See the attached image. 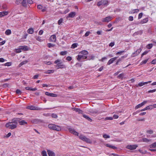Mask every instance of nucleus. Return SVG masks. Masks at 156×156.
Wrapping results in <instances>:
<instances>
[{
	"label": "nucleus",
	"instance_id": "22",
	"mask_svg": "<svg viewBox=\"0 0 156 156\" xmlns=\"http://www.w3.org/2000/svg\"><path fill=\"white\" fill-rule=\"evenodd\" d=\"M139 11V10L138 9H136L133 10L129 11V13L130 14H134L137 13Z\"/></svg>",
	"mask_w": 156,
	"mask_h": 156
},
{
	"label": "nucleus",
	"instance_id": "31",
	"mask_svg": "<svg viewBox=\"0 0 156 156\" xmlns=\"http://www.w3.org/2000/svg\"><path fill=\"white\" fill-rule=\"evenodd\" d=\"M79 53L82 55H87L88 54V52L87 51L84 50L81 51Z\"/></svg>",
	"mask_w": 156,
	"mask_h": 156
},
{
	"label": "nucleus",
	"instance_id": "26",
	"mask_svg": "<svg viewBox=\"0 0 156 156\" xmlns=\"http://www.w3.org/2000/svg\"><path fill=\"white\" fill-rule=\"evenodd\" d=\"M26 2L27 0H23L22 1H21V4L23 6L25 7H26L27 6Z\"/></svg>",
	"mask_w": 156,
	"mask_h": 156
},
{
	"label": "nucleus",
	"instance_id": "37",
	"mask_svg": "<svg viewBox=\"0 0 156 156\" xmlns=\"http://www.w3.org/2000/svg\"><path fill=\"white\" fill-rule=\"evenodd\" d=\"M143 33V31L142 30H139L136 32L134 33V34L135 35H141Z\"/></svg>",
	"mask_w": 156,
	"mask_h": 156
},
{
	"label": "nucleus",
	"instance_id": "45",
	"mask_svg": "<svg viewBox=\"0 0 156 156\" xmlns=\"http://www.w3.org/2000/svg\"><path fill=\"white\" fill-rule=\"evenodd\" d=\"M77 45L78 44L77 43L73 44L72 45L71 48H74L77 47Z\"/></svg>",
	"mask_w": 156,
	"mask_h": 156
},
{
	"label": "nucleus",
	"instance_id": "25",
	"mask_svg": "<svg viewBox=\"0 0 156 156\" xmlns=\"http://www.w3.org/2000/svg\"><path fill=\"white\" fill-rule=\"evenodd\" d=\"M57 66L58 67L57 69H63L64 68H65L66 66L64 64H60Z\"/></svg>",
	"mask_w": 156,
	"mask_h": 156
},
{
	"label": "nucleus",
	"instance_id": "5",
	"mask_svg": "<svg viewBox=\"0 0 156 156\" xmlns=\"http://www.w3.org/2000/svg\"><path fill=\"white\" fill-rule=\"evenodd\" d=\"M27 108L31 110H39L42 109V108H41L35 107L33 105L28 106L27 107Z\"/></svg>",
	"mask_w": 156,
	"mask_h": 156
},
{
	"label": "nucleus",
	"instance_id": "36",
	"mask_svg": "<svg viewBox=\"0 0 156 156\" xmlns=\"http://www.w3.org/2000/svg\"><path fill=\"white\" fill-rule=\"evenodd\" d=\"M28 62L27 61V60H25L23 61L19 65V66L20 67H21V66H22L23 65L25 64L26 63H27Z\"/></svg>",
	"mask_w": 156,
	"mask_h": 156
},
{
	"label": "nucleus",
	"instance_id": "2",
	"mask_svg": "<svg viewBox=\"0 0 156 156\" xmlns=\"http://www.w3.org/2000/svg\"><path fill=\"white\" fill-rule=\"evenodd\" d=\"M5 126L6 128H9L10 129H13L16 127L17 125L13 124L12 122H9L6 124Z\"/></svg>",
	"mask_w": 156,
	"mask_h": 156
},
{
	"label": "nucleus",
	"instance_id": "24",
	"mask_svg": "<svg viewBox=\"0 0 156 156\" xmlns=\"http://www.w3.org/2000/svg\"><path fill=\"white\" fill-rule=\"evenodd\" d=\"M147 84V82H140L137 85H136V86L137 87H138V86L141 87Z\"/></svg>",
	"mask_w": 156,
	"mask_h": 156
},
{
	"label": "nucleus",
	"instance_id": "1",
	"mask_svg": "<svg viewBox=\"0 0 156 156\" xmlns=\"http://www.w3.org/2000/svg\"><path fill=\"white\" fill-rule=\"evenodd\" d=\"M48 128L50 129H52L57 131H60L61 130L60 126L58 125H56L55 124H50L48 126Z\"/></svg>",
	"mask_w": 156,
	"mask_h": 156
},
{
	"label": "nucleus",
	"instance_id": "60",
	"mask_svg": "<svg viewBox=\"0 0 156 156\" xmlns=\"http://www.w3.org/2000/svg\"><path fill=\"white\" fill-rule=\"evenodd\" d=\"M133 20V18L132 16H130L129 17V20L130 21H132Z\"/></svg>",
	"mask_w": 156,
	"mask_h": 156
},
{
	"label": "nucleus",
	"instance_id": "27",
	"mask_svg": "<svg viewBox=\"0 0 156 156\" xmlns=\"http://www.w3.org/2000/svg\"><path fill=\"white\" fill-rule=\"evenodd\" d=\"M148 21V19L147 18L142 20L140 22V24H143L147 23Z\"/></svg>",
	"mask_w": 156,
	"mask_h": 156
},
{
	"label": "nucleus",
	"instance_id": "54",
	"mask_svg": "<svg viewBox=\"0 0 156 156\" xmlns=\"http://www.w3.org/2000/svg\"><path fill=\"white\" fill-rule=\"evenodd\" d=\"M63 19L62 18L60 19L58 21V25H60L61 23L62 22Z\"/></svg>",
	"mask_w": 156,
	"mask_h": 156
},
{
	"label": "nucleus",
	"instance_id": "55",
	"mask_svg": "<svg viewBox=\"0 0 156 156\" xmlns=\"http://www.w3.org/2000/svg\"><path fill=\"white\" fill-rule=\"evenodd\" d=\"M113 118L112 117H106V118H105V120H112L113 119Z\"/></svg>",
	"mask_w": 156,
	"mask_h": 156
},
{
	"label": "nucleus",
	"instance_id": "49",
	"mask_svg": "<svg viewBox=\"0 0 156 156\" xmlns=\"http://www.w3.org/2000/svg\"><path fill=\"white\" fill-rule=\"evenodd\" d=\"M103 137L105 138H108L110 137V136L109 135L105 134L103 135Z\"/></svg>",
	"mask_w": 156,
	"mask_h": 156
},
{
	"label": "nucleus",
	"instance_id": "7",
	"mask_svg": "<svg viewBox=\"0 0 156 156\" xmlns=\"http://www.w3.org/2000/svg\"><path fill=\"white\" fill-rule=\"evenodd\" d=\"M69 130L70 133H73L75 135L78 136V133L76 131L73 129L69 128Z\"/></svg>",
	"mask_w": 156,
	"mask_h": 156
},
{
	"label": "nucleus",
	"instance_id": "41",
	"mask_svg": "<svg viewBox=\"0 0 156 156\" xmlns=\"http://www.w3.org/2000/svg\"><path fill=\"white\" fill-rule=\"evenodd\" d=\"M146 107L147 110H151L153 108L152 105H150L147 106Z\"/></svg>",
	"mask_w": 156,
	"mask_h": 156
},
{
	"label": "nucleus",
	"instance_id": "34",
	"mask_svg": "<svg viewBox=\"0 0 156 156\" xmlns=\"http://www.w3.org/2000/svg\"><path fill=\"white\" fill-rule=\"evenodd\" d=\"M19 124L21 125H24L25 124H26L27 123V122H26L25 120H23L20 121H19Z\"/></svg>",
	"mask_w": 156,
	"mask_h": 156
},
{
	"label": "nucleus",
	"instance_id": "59",
	"mask_svg": "<svg viewBox=\"0 0 156 156\" xmlns=\"http://www.w3.org/2000/svg\"><path fill=\"white\" fill-rule=\"evenodd\" d=\"M42 6L40 5H37V8L39 9H41L42 8Z\"/></svg>",
	"mask_w": 156,
	"mask_h": 156
},
{
	"label": "nucleus",
	"instance_id": "39",
	"mask_svg": "<svg viewBox=\"0 0 156 156\" xmlns=\"http://www.w3.org/2000/svg\"><path fill=\"white\" fill-rule=\"evenodd\" d=\"M11 33V30L8 29L5 32V34L6 35H9Z\"/></svg>",
	"mask_w": 156,
	"mask_h": 156
},
{
	"label": "nucleus",
	"instance_id": "61",
	"mask_svg": "<svg viewBox=\"0 0 156 156\" xmlns=\"http://www.w3.org/2000/svg\"><path fill=\"white\" fill-rule=\"evenodd\" d=\"M156 91V89H154V90H150L148 91V93H153V92H155Z\"/></svg>",
	"mask_w": 156,
	"mask_h": 156
},
{
	"label": "nucleus",
	"instance_id": "8",
	"mask_svg": "<svg viewBox=\"0 0 156 156\" xmlns=\"http://www.w3.org/2000/svg\"><path fill=\"white\" fill-rule=\"evenodd\" d=\"M87 58V56H83L81 55H79L77 56L76 58L77 59L78 61H80L81 58L83 59H85Z\"/></svg>",
	"mask_w": 156,
	"mask_h": 156
},
{
	"label": "nucleus",
	"instance_id": "58",
	"mask_svg": "<svg viewBox=\"0 0 156 156\" xmlns=\"http://www.w3.org/2000/svg\"><path fill=\"white\" fill-rule=\"evenodd\" d=\"M142 16H143V13H139L138 15V19H140Z\"/></svg>",
	"mask_w": 156,
	"mask_h": 156
},
{
	"label": "nucleus",
	"instance_id": "9",
	"mask_svg": "<svg viewBox=\"0 0 156 156\" xmlns=\"http://www.w3.org/2000/svg\"><path fill=\"white\" fill-rule=\"evenodd\" d=\"M141 51V48H140L138 49L135 52H134L132 54V56L133 57L137 55L140 53Z\"/></svg>",
	"mask_w": 156,
	"mask_h": 156
},
{
	"label": "nucleus",
	"instance_id": "30",
	"mask_svg": "<svg viewBox=\"0 0 156 156\" xmlns=\"http://www.w3.org/2000/svg\"><path fill=\"white\" fill-rule=\"evenodd\" d=\"M105 145L107 147H109L113 149H116L117 148V147H116L110 145L108 144H105Z\"/></svg>",
	"mask_w": 156,
	"mask_h": 156
},
{
	"label": "nucleus",
	"instance_id": "57",
	"mask_svg": "<svg viewBox=\"0 0 156 156\" xmlns=\"http://www.w3.org/2000/svg\"><path fill=\"white\" fill-rule=\"evenodd\" d=\"M90 31L87 32L85 34L84 36L85 37H87L89 36V35L90 34Z\"/></svg>",
	"mask_w": 156,
	"mask_h": 156
},
{
	"label": "nucleus",
	"instance_id": "50",
	"mask_svg": "<svg viewBox=\"0 0 156 156\" xmlns=\"http://www.w3.org/2000/svg\"><path fill=\"white\" fill-rule=\"evenodd\" d=\"M147 133L150 134H152L153 131L152 130H148L147 131Z\"/></svg>",
	"mask_w": 156,
	"mask_h": 156
},
{
	"label": "nucleus",
	"instance_id": "17",
	"mask_svg": "<svg viewBox=\"0 0 156 156\" xmlns=\"http://www.w3.org/2000/svg\"><path fill=\"white\" fill-rule=\"evenodd\" d=\"M72 109L73 111H75L76 112H77L79 114H82L83 111L79 108H73Z\"/></svg>",
	"mask_w": 156,
	"mask_h": 156
},
{
	"label": "nucleus",
	"instance_id": "47",
	"mask_svg": "<svg viewBox=\"0 0 156 156\" xmlns=\"http://www.w3.org/2000/svg\"><path fill=\"white\" fill-rule=\"evenodd\" d=\"M124 73H121V74H120L118 76V77L119 78H121V79H122V78L123 77V76H124Z\"/></svg>",
	"mask_w": 156,
	"mask_h": 156
},
{
	"label": "nucleus",
	"instance_id": "29",
	"mask_svg": "<svg viewBox=\"0 0 156 156\" xmlns=\"http://www.w3.org/2000/svg\"><path fill=\"white\" fill-rule=\"evenodd\" d=\"M54 71H54V70H49L45 71L44 72V73H47V74L52 73H54Z\"/></svg>",
	"mask_w": 156,
	"mask_h": 156
},
{
	"label": "nucleus",
	"instance_id": "6",
	"mask_svg": "<svg viewBox=\"0 0 156 156\" xmlns=\"http://www.w3.org/2000/svg\"><path fill=\"white\" fill-rule=\"evenodd\" d=\"M112 19V17L110 16L107 17L102 20L103 22H108L111 21Z\"/></svg>",
	"mask_w": 156,
	"mask_h": 156
},
{
	"label": "nucleus",
	"instance_id": "12",
	"mask_svg": "<svg viewBox=\"0 0 156 156\" xmlns=\"http://www.w3.org/2000/svg\"><path fill=\"white\" fill-rule=\"evenodd\" d=\"M76 15V12H72L69 14L67 18H73Z\"/></svg>",
	"mask_w": 156,
	"mask_h": 156
},
{
	"label": "nucleus",
	"instance_id": "35",
	"mask_svg": "<svg viewBox=\"0 0 156 156\" xmlns=\"http://www.w3.org/2000/svg\"><path fill=\"white\" fill-rule=\"evenodd\" d=\"M84 141L86 142L87 143H88L89 144H91L92 141H91L90 139L89 138H88L87 137H86Z\"/></svg>",
	"mask_w": 156,
	"mask_h": 156
},
{
	"label": "nucleus",
	"instance_id": "53",
	"mask_svg": "<svg viewBox=\"0 0 156 156\" xmlns=\"http://www.w3.org/2000/svg\"><path fill=\"white\" fill-rule=\"evenodd\" d=\"M22 0H16V3L17 5H19L20 3H21Z\"/></svg>",
	"mask_w": 156,
	"mask_h": 156
},
{
	"label": "nucleus",
	"instance_id": "56",
	"mask_svg": "<svg viewBox=\"0 0 156 156\" xmlns=\"http://www.w3.org/2000/svg\"><path fill=\"white\" fill-rule=\"evenodd\" d=\"M16 92L18 94H21V91L18 89L16 90Z\"/></svg>",
	"mask_w": 156,
	"mask_h": 156
},
{
	"label": "nucleus",
	"instance_id": "16",
	"mask_svg": "<svg viewBox=\"0 0 156 156\" xmlns=\"http://www.w3.org/2000/svg\"><path fill=\"white\" fill-rule=\"evenodd\" d=\"M45 94L47 96L52 97H56L57 96V95L56 94L53 93H50L48 92H46L45 93Z\"/></svg>",
	"mask_w": 156,
	"mask_h": 156
},
{
	"label": "nucleus",
	"instance_id": "10",
	"mask_svg": "<svg viewBox=\"0 0 156 156\" xmlns=\"http://www.w3.org/2000/svg\"><path fill=\"white\" fill-rule=\"evenodd\" d=\"M147 102V101H144L143 102L139 104V105H137L135 107V108L136 109H138L140 107L142 106L143 105H145V104H146Z\"/></svg>",
	"mask_w": 156,
	"mask_h": 156
},
{
	"label": "nucleus",
	"instance_id": "18",
	"mask_svg": "<svg viewBox=\"0 0 156 156\" xmlns=\"http://www.w3.org/2000/svg\"><path fill=\"white\" fill-rule=\"evenodd\" d=\"M21 50L24 51H28L29 50V48L26 46H20Z\"/></svg>",
	"mask_w": 156,
	"mask_h": 156
},
{
	"label": "nucleus",
	"instance_id": "23",
	"mask_svg": "<svg viewBox=\"0 0 156 156\" xmlns=\"http://www.w3.org/2000/svg\"><path fill=\"white\" fill-rule=\"evenodd\" d=\"M151 139H149L145 138H143L142 139V141L144 142L148 143L151 142Z\"/></svg>",
	"mask_w": 156,
	"mask_h": 156
},
{
	"label": "nucleus",
	"instance_id": "46",
	"mask_svg": "<svg viewBox=\"0 0 156 156\" xmlns=\"http://www.w3.org/2000/svg\"><path fill=\"white\" fill-rule=\"evenodd\" d=\"M51 116L52 118L55 119L57 118L58 117L57 115L56 114H55L54 113H52L51 114Z\"/></svg>",
	"mask_w": 156,
	"mask_h": 156
},
{
	"label": "nucleus",
	"instance_id": "62",
	"mask_svg": "<svg viewBox=\"0 0 156 156\" xmlns=\"http://www.w3.org/2000/svg\"><path fill=\"white\" fill-rule=\"evenodd\" d=\"M11 65V63L10 62H7L5 64V66H10Z\"/></svg>",
	"mask_w": 156,
	"mask_h": 156
},
{
	"label": "nucleus",
	"instance_id": "19",
	"mask_svg": "<svg viewBox=\"0 0 156 156\" xmlns=\"http://www.w3.org/2000/svg\"><path fill=\"white\" fill-rule=\"evenodd\" d=\"M62 60L59 59H58L54 62V63L57 65L60 64H62Z\"/></svg>",
	"mask_w": 156,
	"mask_h": 156
},
{
	"label": "nucleus",
	"instance_id": "64",
	"mask_svg": "<svg viewBox=\"0 0 156 156\" xmlns=\"http://www.w3.org/2000/svg\"><path fill=\"white\" fill-rule=\"evenodd\" d=\"M66 59L67 60L70 61L72 60V58L70 56H68L66 58Z\"/></svg>",
	"mask_w": 156,
	"mask_h": 156
},
{
	"label": "nucleus",
	"instance_id": "44",
	"mask_svg": "<svg viewBox=\"0 0 156 156\" xmlns=\"http://www.w3.org/2000/svg\"><path fill=\"white\" fill-rule=\"evenodd\" d=\"M148 58L142 61L140 63L141 65L146 64L148 60Z\"/></svg>",
	"mask_w": 156,
	"mask_h": 156
},
{
	"label": "nucleus",
	"instance_id": "42",
	"mask_svg": "<svg viewBox=\"0 0 156 156\" xmlns=\"http://www.w3.org/2000/svg\"><path fill=\"white\" fill-rule=\"evenodd\" d=\"M41 154L42 156H48L45 150L42 151L41 152Z\"/></svg>",
	"mask_w": 156,
	"mask_h": 156
},
{
	"label": "nucleus",
	"instance_id": "33",
	"mask_svg": "<svg viewBox=\"0 0 156 156\" xmlns=\"http://www.w3.org/2000/svg\"><path fill=\"white\" fill-rule=\"evenodd\" d=\"M18 119L17 118L14 119L12 120V122L13 124H16V125H17V121H18Z\"/></svg>",
	"mask_w": 156,
	"mask_h": 156
},
{
	"label": "nucleus",
	"instance_id": "51",
	"mask_svg": "<svg viewBox=\"0 0 156 156\" xmlns=\"http://www.w3.org/2000/svg\"><path fill=\"white\" fill-rule=\"evenodd\" d=\"M36 39L38 41L41 42L42 41V40L41 39V37H36Z\"/></svg>",
	"mask_w": 156,
	"mask_h": 156
},
{
	"label": "nucleus",
	"instance_id": "15",
	"mask_svg": "<svg viewBox=\"0 0 156 156\" xmlns=\"http://www.w3.org/2000/svg\"><path fill=\"white\" fill-rule=\"evenodd\" d=\"M117 58V57H115L111 59L110 60H109L107 63V64L108 65H109L110 64L112 63L114 61H115L116 58Z\"/></svg>",
	"mask_w": 156,
	"mask_h": 156
},
{
	"label": "nucleus",
	"instance_id": "63",
	"mask_svg": "<svg viewBox=\"0 0 156 156\" xmlns=\"http://www.w3.org/2000/svg\"><path fill=\"white\" fill-rule=\"evenodd\" d=\"M151 63L153 64H156V59L153 60L151 62Z\"/></svg>",
	"mask_w": 156,
	"mask_h": 156
},
{
	"label": "nucleus",
	"instance_id": "20",
	"mask_svg": "<svg viewBox=\"0 0 156 156\" xmlns=\"http://www.w3.org/2000/svg\"><path fill=\"white\" fill-rule=\"evenodd\" d=\"M25 89L27 90H32V91H35L36 90H37V88H32L31 87H26L25 88Z\"/></svg>",
	"mask_w": 156,
	"mask_h": 156
},
{
	"label": "nucleus",
	"instance_id": "52",
	"mask_svg": "<svg viewBox=\"0 0 156 156\" xmlns=\"http://www.w3.org/2000/svg\"><path fill=\"white\" fill-rule=\"evenodd\" d=\"M55 46V45L51 43H48V46L49 48L53 47Z\"/></svg>",
	"mask_w": 156,
	"mask_h": 156
},
{
	"label": "nucleus",
	"instance_id": "40",
	"mask_svg": "<svg viewBox=\"0 0 156 156\" xmlns=\"http://www.w3.org/2000/svg\"><path fill=\"white\" fill-rule=\"evenodd\" d=\"M153 46V44H147L146 46V48L148 49H150L152 48Z\"/></svg>",
	"mask_w": 156,
	"mask_h": 156
},
{
	"label": "nucleus",
	"instance_id": "48",
	"mask_svg": "<svg viewBox=\"0 0 156 156\" xmlns=\"http://www.w3.org/2000/svg\"><path fill=\"white\" fill-rule=\"evenodd\" d=\"M67 53V52L66 51H62L60 52V54L61 55H64L66 54Z\"/></svg>",
	"mask_w": 156,
	"mask_h": 156
},
{
	"label": "nucleus",
	"instance_id": "21",
	"mask_svg": "<svg viewBox=\"0 0 156 156\" xmlns=\"http://www.w3.org/2000/svg\"><path fill=\"white\" fill-rule=\"evenodd\" d=\"M27 32L29 34H32L34 32V30L33 28H30L27 30Z\"/></svg>",
	"mask_w": 156,
	"mask_h": 156
},
{
	"label": "nucleus",
	"instance_id": "38",
	"mask_svg": "<svg viewBox=\"0 0 156 156\" xmlns=\"http://www.w3.org/2000/svg\"><path fill=\"white\" fill-rule=\"evenodd\" d=\"M83 116L84 118H86V119H87L90 122H91L92 121V119L87 115H83Z\"/></svg>",
	"mask_w": 156,
	"mask_h": 156
},
{
	"label": "nucleus",
	"instance_id": "43",
	"mask_svg": "<svg viewBox=\"0 0 156 156\" xmlns=\"http://www.w3.org/2000/svg\"><path fill=\"white\" fill-rule=\"evenodd\" d=\"M21 50H22L21 49V47H20L19 48L16 49L15 52L17 53H20L21 52Z\"/></svg>",
	"mask_w": 156,
	"mask_h": 156
},
{
	"label": "nucleus",
	"instance_id": "28",
	"mask_svg": "<svg viewBox=\"0 0 156 156\" xmlns=\"http://www.w3.org/2000/svg\"><path fill=\"white\" fill-rule=\"evenodd\" d=\"M79 138L83 141H84L86 137L80 134L79 136Z\"/></svg>",
	"mask_w": 156,
	"mask_h": 156
},
{
	"label": "nucleus",
	"instance_id": "4",
	"mask_svg": "<svg viewBox=\"0 0 156 156\" xmlns=\"http://www.w3.org/2000/svg\"><path fill=\"white\" fill-rule=\"evenodd\" d=\"M138 147V145L136 144L135 145H128L126 148L130 150H134L135 149Z\"/></svg>",
	"mask_w": 156,
	"mask_h": 156
},
{
	"label": "nucleus",
	"instance_id": "14",
	"mask_svg": "<svg viewBox=\"0 0 156 156\" xmlns=\"http://www.w3.org/2000/svg\"><path fill=\"white\" fill-rule=\"evenodd\" d=\"M47 152L49 156H55V154L52 151L48 150Z\"/></svg>",
	"mask_w": 156,
	"mask_h": 156
},
{
	"label": "nucleus",
	"instance_id": "3",
	"mask_svg": "<svg viewBox=\"0 0 156 156\" xmlns=\"http://www.w3.org/2000/svg\"><path fill=\"white\" fill-rule=\"evenodd\" d=\"M108 3L107 0H102L98 3L97 5L98 6L101 5H108Z\"/></svg>",
	"mask_w": 156,
	"mask_h": 156
},
{
	"label": "nucleus",
	"instance_id": "13",
	"mask_svg": "<svg viewBox=\"0 0 156 156\" xmlns=\"http://www.w3.org/2000/svg\"><path fill=\"white\" fill-rule=\"evenodd\" d=\"M49 39L51 41L55 42L56 40V36L55 35H51Z\"/></svg>",
	"mask_w": 156,
	"mask_h": 156
},
{
	"label": "nucleus",
	"instance_id": "11",
	"mask_svg": "<svg viewBox=\"0 0 156 156\" xmlns=\"http://www.w3.org/2000/svg\"><path fill=\"white\" fill-rule=\"evenodd\" d=\"M9 13L8 11H4L0 12V18L8 15Z\"/></svg>",
	"mask_w": 156,
	"mask_h": 156
},
{
	"label": "nucleus",
	"instance_id": "32",
	"mask_svg": "<svg viewBox=\"0 0 156 156\" xmlns=\"http://www.w3.org/2000/svg\"><path fill=\"white\" fill-rule=\"evenodd\" d=\"M149 147L151 148H154L156 147V142L152 144L149 145Z\"/></svg>",
	"mask_w": 156,
	"mask_h": 156
}]
</instances>
